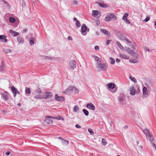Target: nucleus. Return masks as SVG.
<instances>
[{
    "label": "nucleus",
    "mask_w": 156,
    "mask_h": 156,
    "mask_svg": "<svg viewBox=\"0 0 156 156\" xmlns=\"http://www.w3.org/2000/svg\"><path fill=\"white\" fill-rule=\"evenodd\" d=\"M57 120H60V119H61L62 120H64V119L63 118H62L61 116H58L57 117Z\"/></svg>",
    "instance_id": "nucleus-47"
},
{
    "label": "nucleus",
    "mask_w": 156,
    "mask_h": 156,
    "mask_svg": "<svg viewBox=\"0 0 156 156\" xmlns=\"http://www.w3.org/2000/svg\"><path fill=\"white\" fill-rule=\"evenodd\" d=\"M92 57L94 58L95 60L97 63L99 61V62H101L100 61H99L100 58L97 56L93 55L92 56Z\"/></svg>",
    "instance_id": "nucleus-25"
},
{
    "label": "nucleus",
    "mask_w": 156,
    "mask_h": 156,
    "mask_svg": "<svg viewBox=\"0 0 156 156\" xmlns=\"http://www.w3.org/2000/svg\"><path fill=\"white\" fill-rule=\"evenodd\" d=\"M9 32L14 37L17 36L19 35L18 33L15 32L12 30H10Z\"/></svg>",
    "instance_id": "nucleus-18"
},
{
    "label": "nucleus",
    "mask_w": 156,
    "mask_h": 156,
    "mask_svg": "<svg viewBox=\"0 0 156 156\" xmlns=\"http://www.w3.org/2000/svg\"><path fill=\"white\" fill-rule=\"evenodd\" d=\"M11 89L12 93L13 94V96L14 97L16 96V93H19V91L14 86L11 87Z\"/></svg>",
    "instance_id": "nucleus-17"
},
{
    "label": "nucleus",
    "mask_w": 156,
    "mask_h": 156,
    "mask_svg": "<svg viewBox=\"0 0 156 156\" xmlns=\"http://www.w3.org/2000/svg\"><path fill=\"white\" fill-rule=\"evenodd\" d=\"M67 39L68 40H72L73 38L72 37L70 36H69L68 37Z\"/></svg>",
    "instance_id": "nucleus-56"
},
{
    "label": "nucleus",
    "mask_w": 156,
    "mask_h": 156,
    "mask_svg": "<svg viewBox=\"0 0 156 156\" xmlns=\"http://www.w3.org/2000/svg\"><path fill=\"white\" fill-rule=\"evenodd\" d=\"M25 92L26 94H29L31 93L30 89L29 87H26L25 89Z\"/></svg>",
    "instance_id": "nucleus-30"
},
{
    "label": "nucleus",
    "mask_w": 156,
    "mask_h": 156,
    "mask_svg": "<svg viewBox=\"0 0 156 156\" xmlns=\"http://www.w3.org/2000/svg\"><path fill=\"white\" fill-rule=\"evenodd\" d=\"M88 130L91 135H93L94 134V132L91 129L89 128L88 129Z\"/></svg>",
    "instance_id": "nucleus-40"
},
{
    "label": "nucleus",
    "mask_w": 156,
    "mask_h": 156,
    "mask_svg": "<svg viewBox=\"0 0 156 156\" xmlns=\"http://www.w3.org/2000/svg\"><path fill=\"white\" fill-rule=\"evenodd\" d=\"M95 23L97 25H98L100 24V22L99 20H97L95 21Z\"/></svg>",
    "instance_id": "nucleus-50"
},
{
    "label": "nucleus",
    "mask_w": 156,
    "mask_h": 156,
    "mask_svg": "<svg viewBox=\"0 0 156 156\" xmlns=\"http://www.w3.org/2000/svg\"><path fill=\"white\" fill-rule=\"evenodd\" d=\"M109 59L110 60V63L112 65H114L115 63V61L114 59L110 57L109 58Z\"/></svg>",
    "instance_id": "nucleus-29"
},
{
    "label": "nucleus",
    "mask_w": 156,
    "mask_h": 156,
    "mask_svg": "<svg viewBox=\"0 0 156 156\" xmlns=\"http://www.w3.org/2000/svg\"><path fill=\"white\" fill-rule=\"evenodd\" d=\"M128 15L129 14L127 13H126L124 15L123 17L122 18V19L127 23H130V22L127 19Z\"/></svg>",
    "instance_id": "nucleus-14"
},
{
    "label": "nucleus",
    "mask_w": 156,
    "mask_h": 156,
    "mask_svg": "<svg viewBox=\"0 0 156 156\" xmlns=\"http://www.w3.org/2000/svg\"><path fill=\"white\" fill-rule=\"evenodd\" d=\"M9 21L12 23H14L15 21V18L13 17H10L9 18Z\"/></svg>",
    "instance_id": "nucleus-34"
},
{
    "label": "nucleus",
    "mask_w": 156,
    "mask_h": 156,
    "mask_svg": "<svg viewBox=\"0 0 156 156\" xmlns=\"http://www.w3.org/2000/svg\"><path fill=\"white\" fill-rule=\"evenodd\" d=\"M130 94L132 95H134L135 94L136 90H135L133 86H131L129 89Z\"/></svg>",
    "instance_id": "nucleus-15"
},
{
    "label": "nucleus",
    "mask_w": 156,
    "mask_h": 156,
    "mask_svg": "<svg viewBox=\"0 0 156 156\" xmlns=\"http://www.w3.org/2000/svg\"><path fill=\"white\" fill-rule=\"evenodd\" d=\"M44 98L47 99L51 98L52 96V94L50 92H45L43 93Z\"/></svg>",
    "instance_id": "nucleus-10"
},
{
    "label": "nucleus",
    "mask_w": 156,
    "mask_h": 156,
    "mask_svg": "<svg viewBox=\"0 0 156 156\" xmlns=\"http://www.w3.org/2000/svg\"><path fill=\"white\" fill-rule=\"evenodd\" d=\"M54 117L51 116H50L48 115H47L45 116V118H51L54 119Z\"/></svg>",
    "instance_id": "nucleus-52"
},
{
    "label": "nucleus",
    "mask_w": 156,
    "mask_h": 156,
    "mask_svg": "<svg viewBox=\"0 0 156 156\" xmlns=\"http://www.w3.org/2000/svg\"><path fill=\"white\" fill-rule=\"evenodd\" d=\"M144 49L145 51H150L149 49L147 47H145L144 48Z\"/></svg>",
    "instance_id": "nucleus-53"
},
{
    "label": "nucleus",
    "mask_w": 156,
    "mask_h": 156,
    "mask_svg": "<svg viewBox=\"0 0 156 156\" xmlns=\"http://www.w3.org/2000/svg\"><path fill=\"white\" fill-rule=\"evenodd\" d=\"M65 141H66V143H67L68 144L69 143V141L68 140H65Z\"/></svg>",
    "instance_id": "nucleus-62"
},
{
    "label": "nucleus",
    "mask_w": 156,
    "mask_h": 156,
    "mask_svg": "<svg viewBox=\"0 0 156 156\" xmlns=\"http://www.w3.org/2000/svg\"><path fill=\"white\" fill-rule=\"evenodd\" d=\"M129 62L131 63H136L138 62V61L136 59H135V60H129Z\"/></svg>",
    "instance_id": "nucleus-35"
},
{
    "label": "nucleus",
    "mask_w": 156,
    "mask_h": 156,
    "mask_svg": "<svg viewBox=\"0 0 156 156\" xmlns=\"http://www.w3.org/2000/svg\"><path fill=\"white\" fill-rule=\"evenodd\" d=\"M98 13V12L97 10H93L92 11V14L94 15L97 16Z\"/></svg>",
    "instance_id": "nucleus-39"
},
{
    "label": "nucleus",
    "mask_w": 156,
    "mask_h": 156,
    "mask_svg": "<svg viewBox=\"0 0 156 156\" xmlns=\"http://www.w3.org/2000/svg\"><path fill=\"white\" fill-rule=\"evenodd\" d=\"M117 44L119 46V47L120 48L123 50L124 49L123 47L121 45V44L120 43L119 41L117 42Z\"/></svg>",
    "instance_id": "nucleus-28"
},
{
    "label": "nucleus",
    "mask_w": 156,
    "mask_h": 156,
    "mask_svg": "<svg viewBox=\"0 0 156 156\" xmlns=\"http://www.w3.org/2000/svg\"><path fill=\"white\" fill-rule=\"evenodd\" d=\"M34 97L35 99H41L44 98V95H42L41 94H38L37 95L34 96Z\"/></svg>",
    "instance_id": "nucleus-19"
},
{
    "label": "nucleus",
    "mask_w": 156,
    "mask_h": 156,
    "mask_svg": "<svg viewBox=\"0 0 156 156\" xmlns=\"http://www.w3.org/2000/svg\"><path fill=\"white\" fill-rule=\"evenodd\" d=\"M119 55L121 58L124 59H128L129 58V57L125 54H120Z\"/></svg>",
    "instance_id": "nucleus-24"
},
{
    "label": "nucleus",
    "mask_w": 156,
    "mask_h": 156,
    "mask_svg": "<svg viewBox=\"0 0 156 156\" xmlns=\"http://www.w3.org/2000/svg\"><path fill=\"white\" fill-rule=\"evenodd\" d=\"M112 19L114 20H116L117 19V18L113 14H110L107 15L105 18V20L106 21L108 22L111 20Z\"/></svg>",
    "instance_id": "nucleus-5"
},
{
    "label": "nucleus",
    "mask_w": 156,
    "mask_h": 156,
    "mask_svg": "<svg viewBox=\"0 0 156 156\" xmlns=\"http://www.w3.org/2000/svg\"><path fill=\"white\" fill-rule=\"evenodd\" d=\"M116 62L117 63H119L120 62V60L118 58H116Z\"/></svg>",
    "instance_id": "nucleus-55"
},
{
    "label": "nucleus",
    "mask_w": 156,
    "mask_h": 156,
    "mask_svg": "<svg viewBox=\"0 0 156 156\" xmlns=\"http://www.w3.org/2000/svg\"><path fill=\"white\" fill-rule=\"evenodd\" d=\"M73 3L74 4H77V2L76 1H73Z\"/></svg>",
    "instance_id": "nucleus-58"
},
{
    "label": "nucleus",
    "mask_w": 156,
    "mask_h": 156,
    "mask_svg": "<svg viewBox=\"0 0 156 156\" xmlns=\"http://www.w3.org/2000/svg\"><path fill=\"white\" fill-rule=\"evenodd\" d=\"M35 40V39L34 37H31L30 39V45L32 46L34 44V41Z\"/></svg>",
    "instance_id": "nucleus-23"
},
{
    "label": "nucleus",
    "mask_w": 156,
    "mask_h": 156,
    "mask_svg": "<svg viewBox=\"0 0 156 156\" xmlns=\"http://www.w3.org/2000/svg\"><path fill=\"white\" fill-rule=\"evenodd\" d=\"M154 25L156 26V21L154 22Z\"/></svg>",
    "instance_id": "nucleus-64"
},
{
    "label": "nucleus",
    "mask_w": 156,
    "mask_h": 156,
    "mask_svg": "<svg viewBox=\"0 0 156 156\" xmlns=\"http://www.w3.org/2000/svg\"><path fill=\"white\" fill-rule=\"evenodd\" d=\"M54 119L57 120V117H54Z\"/></svg>",
    "instance_id": "nucleus-63"
},
{
    "label": "nucleus",
    "mask_w": 156,
    "mask_h": 156,
    "mask_svg": "<svg viewBox=\"0 0 156 156\" xmlns=\"http://www.w3.org/2000/svg\"><path fill=\"white\" fill-rule=\"evenodd\" d=\"M102 144L104 145H106L107 144L106 140L104 138L102 139Z\"/></svg>",
    "instance_id": "nucleus-37"
},
{
    "label": "nucleus",
    "mask_w": 156,
    "mask_h": 156,
    "mask_svg": "<svg viewBox=\"0 0 156 156\" xmlns=\"http://www.w3.org/2000/svg\"><path fill=\"white\" fill-rule=\"evenodd\" d=\"M1 95L3 99L7 101L9 97V93L6 92H5L2 93Z\"/></svg>",
    "instance_id": "nucleus-11"
},
{
    "label": "nucleus",
    "mask_w": 156,
    "mask_h": 156,
    "mask_svg": "<svg viewBox=\"0 0 156 156\" xmlns=\"http://www.w3.org/2000/svg\"><path fill=\"white\" fill-rule=\"evenodd\" d=\"M128 128V126H124V128L125 129H127Z\"/></svg>",
    "instance_id": "nucleus-61"
},
{
    "label": "nucleus",
    "mask_w": 156,
    "mask_h": 156,
    "mask_svg": "<svg viewBox=\"0 0 156 156\" xmlns=\"http://www.w3.org/2000/svg\"><path fill=\"white\" fill-rule=\"evenodd\" d=\"M73 20H74L75 21H76V22H77V20H78L77 19L75 18V17H74V18H73Z\"/></svg>",
    "instance_id": "nucleus-60"
},
{
    "label": "nucleus",
    "mask_w": 156,
    "mask_h": 156,
    "mask_svg": "<svg viewBox=\"0 0 156 156\" xmlns=\"http://www.w3.org/2000/svg\"><path fill=\"white\" fill-rule=\"evenodd\" d=\"M95 50L96 51H98L99 49V48L98 46H96L94 48Z\"/></svg>",
    "instance_id": "nucleus-51"
},
{
    "label": "nucleus",
    "mask_w": 156,
    "mask_h": 156,
    "mask_svg": "<svg viewBox=\"0 0 156 156\" xmlns=\"http://www.w3.org/2000/svg\"><path fill=\"white\" fill-rule=\"evenodd\" d=\"M55 99L59 101H64V98L62 96H58L57 94H56Z\"/></svg>",
    "instance_id": "nucleus-16"
},
{
    "label": "nucleus",
    "mask_w": 156,
    "mask_h": 156,
    "mask_svg": "<svg viewBox=\"0 0 156 156\" xmlns=\"http://www.w3.org/2000/svg\"><path fill=\"white\" fill-rule=\"evenodd\" d=\"M75 127L77 128H80L81 127V126L78 124H76L75 126Z\"/></svg>",
    "instance_id": "nucleus-54"
},
{
    "label": "nucleus",
    "mask_w": 156,
    "mask_h": 156,
    "mask_svg": "<svg viewBox=\"0 0 156 156\" xmlns=\"http://www.w3.org/2000/svg\"><path fill=\"white\" fill-rule=\"evenodd\" d=\"M101 31L106 35H109L110 34V32L105 29H101Z\"/></svg>",
    "instance_id": "nucleus-22"
},
{
    "label": "nucleus",
    "mask_w": 156,
    "mask_h": 156,
    "mask_svg": "<svg viewBox=\"0 0 156 156\" xmlns=\"http://www.w3.org/2000/svg\"><path fill=\"white\" fill-rule=\"evenodd\" d=\"M44 121L46 122L48 124H52L53 123V121L51 119H45Z\"/></svg>",
    "instance_id": "nucleus-27"
},
{
    "label": "nucleus",
    "mask_w": 156,
    "mask_h": 156,
    "mask_svg": "<svg viewBox=\"0 0 156 156\" xmlns=\"http://www.w3.org/2000/svg\"><path fill=\"white\" fill-rule=\"evenodd\" d=\"M108 87L110 89H114V92H116L117 90V87L115 86V84L112 83H109L108 84Z\"/></svg>",
    "instance_id": "nucleus-9"
},
{
    "label": "nucleus",
    "mask_w": 156,
    "mask_h": 156,
    "mask_svg": "<svg viewBox=\"0 0 156 156\" xmlns=\"http://www.w3.org/2000/svg\"><path fill=\"white\" fill-rule=\"evenodd\" d=\"M4 68V64L3 63H2L1 65V66H0V71H2L3 70Z\"/></svg>",
    "instance_id": "nucleus-38"
},
{
    "label": "nucleus",
    "mask_w": 156,
    "mask_h": 156,
    "mask_svg": "<svg viewBox=\"0 0 156 156\" xmlns=\"http://www.w3.org/2000/svg\"><path fill=\"white\" fill-rule=\"evenodd\" d=\"M142 91V97L144 98L147 97L149 95V93L147 88L146 87H143Z\"/></svg>",
    "instance_id": "nucleus-8"
},
{
    "label": "nucleus",
    "mask_w": 156,
    "mask_h": 156,
    "mask_svg": "<svg viewBox=\"0 0 156 156\" xmlns=\"http://www.w3.org/2000/svg\"><path fill=\"white\" fill-rule=\"evenodd\" d=\"M118 99L119 102L120 104H121L123 105V104L122 102L124 101L126 99L125 96L124 94H120L119 96L118 97Z\"/></svg>",
    "instance_id": "nucleus-7"
},
{
    "label": "nucleus",
    "mask_w": 156,
    "mask_h": 156,
    "mask_svg": "<svg viewBox=\"0 0 156 156\" xmlns=\"http://www.w3.org/2000/svg\"><path fill=\"white\" fill-rule=\"evenodd\" d=\"M5 52L6 53H9L11 52V50L9 49H6L5 50Z\"/></svg>",
    "instance_id": "nucleus-45"
},
{
    "label": "nucleus",
    "mask_w": 156,
    "mask_h": 156,
    "mask_svg": "<svg viewBox=\"0 0 156 156\" xmlns=\"http://www.w3.org/2000/svg\"><path fill=\"white\" fill-rule=\"evenodd\" d=\"M150 18L148 16H147L146 19L143 21L145 22H147L150 20Z\"/></svg>",
    "instance_id": "nucleus-43"
},
{
    "label": "nucleus",
    "mask_w": 156,
    "mask_h": 156,
    "mask_svg": "<svg viewBox=\"0 0 156 156\" xmlns=\"http://www.w3.org/2000/svg\"><path fill=\"white\" fill-rule=\"evenodd\" d=\"M111 41H112V40H107L106 41V44L107 45H109Z\"/></svg>",
    "instance_id": "nucleus-48"
},
{
    "label": "nucleus",
    "mask_w": 156,
    "mask_h": 156,
    "mask_svg": "<svg viewBox=\"0 0 156 156\" xmlns=\"http://www.w3.org/2000/svg\"><path fill=\"white\" fill-rule=\"evenodd\" d=\"M79 108L77 106H75L73 108V111L76 112H78L79 111Z\"/></svg>",
    "instance_id": "nucleus-33"
},
{
    "label": "nucleus",
    "mask_w": 156,
    "mask_h": 156,
    "mask_svg": "<svg viewBox=\"0 0 156 156\" xmlns=\"http://www.w3.org/2000/svg\"><path fill=\"white\" fill-rule=\"evenodd\" d=\"M97 68L99 71H106L108 68L107 63H101L98 62L97 63Z\"/></svg>",
    "instance_id": "nucleus-1"
},
{
    "label": "nucleus",
    "mask_w": 156,
    "mask_h": 156,
    "mask_svg": "<svg viewBox=\"0 0 156 156\" xmlns=\"http://www.w3.org/2000/svg\"><path fill=\"white\" fill-rule=\"evenodd\" d=\"M126 39V37L123 36L122 37L120 38V39L123 41H125Z\"/></svg>",
    "instance_id": "nucleus-46"
},
{
    "label": "nucleus",
    "mask_w": 156,
    "mask_h": 156,
    "mask_svg": "<svg viewBox=\"0 0 156 156\" xmlns=\"http://www.w3.org/2000/svg\"><path fill=\"white\" fill-rule=\"evenodd\" d=\"M83 112L86 116H88L89 115V112L86 109H83Z\"/></svg>",
    "instance_id": "nucleus-32"
},
{
    "label": "nucleus",
    "mask_w": 156,
    "mask_h": 156,
    "mask_svg": "<svg viewBox=\"0 0 156 156\" xmlns=\"http://www.w3.org/2000/svg\"><path fill=\"white\" fill-rule=\"evenodd\" d=\"M79 90L76 87L73 86L69 87L66 90V94L67 93H70L73 92L75 93H78L79 92Z\"/></svg>",
    "instance_id": "nucleus-2"
},
{
    "label": "nucleus",
    "mask_w": 156,
    "mask_h": 156,
    "mask_svg": "<svg viewBox=\"0 0 156 156\" xmlns=\"http://www.w3.org/2000/svg\"><path fill=\"white\" fill-rule=\"evenodd\" d=\"M129 78L130 80L134 83H136L137 82L136 80L134 77L132 76H130Z\"/></svg>",
    "instance_id": "nucleus-31"
},
{
    "label": "nucleus",
    "mask_w": 156,
    "mask_h": 156,
    "mask_svg": "<svg viewBox=\"0 0 156 156\" xmlns=\"http://www.w3.org/2000/svg\"><path fill=\"white\" fill-rule=\"evenodd\" d=\"M76 62L74 60H71L69 62V68L72 70L74 69L76 67Z\"/></svg>",
    "instance_id": "nucleus-6"
},
{
    "label": "nucleus",
    "mask_w": 156,
    "mask_h": 156,
    "mask_svg": "<svg viewBox=\"0 0 156 156\" xmlns=\"http://www.w3.org/2000/svg\"><path fill=\"white\" fill-rule=\"evenodd\" d=\"M81 29L82 32L84 33L87 30V27L85 24H83L82 25Z\"/></svg>",
    "instance_id": "nucleus-21"
},
{
    "label": "nucleus",
    "mask_w": 156,
    "mask_h": 156,
    "mask_svg": "<svg viewBox=\"0 0 156 156\" xmlns=\"http://www.w3.org/2000/svg\"><path fill=\"white\" fill-rule=\"evenodd\" d=\"M126 50L127 52L135 58H137L138 55L134 51L132 50L129 48H126Z\"/></svg>",
    "instance_id": "nucleus-4"
},
{
    "label": "nucleus",
    "mask_w": 156,
    "mask_h": 156,
    "mask_svg": "<svg viewBox=\"0 0 156 156\" xmlns=\"http://www.w3.org/2000/svg\"><path fill=\"white\" fill-rule=\"evenodd\" d=\"M153 147H154V148H155V150H156V145H155L154 144H153Z\"/></svg>",
    "instance_id": "nucleus-59"
},
{
    "label": "nucleus",
    "mask_w": 156,
    "mask_h": 156,
    "mask_svg": "<svg viewBox=\"0 0 156 156\" xmlns=\"http://www.w3.org/2000/svg\"><path fill=\"white\" fill-rule=\"evenodd\" d=\"M6 36L5 35H0V41L2 42L6 43L7 42V40L6 38Z\"/></svg>",
    "instance_id": "nucleus-13"
},
{
    "label": "nucleus",
    "mask_w": 156,
    "mask_h": 156,
    "mask_svg": "<svg viewBox=\"0 0 156 156\" xmlns=\"http://www.w3.org/2000/svg\"><path fill=\"white\" fill-rule=\"evenodd\" d=\"M10 154V152H9V151H7L6 153H5V154L7 156H8Z\"/></svg>",
    "instance_id": "nucleus-57"
},
{
    "label": "nucleus",
    "mask_w": 156,
    "mask_h": 156,
    "mask_svg": "<svg viewBox=\"0 0 156 156\" xmlns=\"http://www.w3.org/2000/svg\"><path fill=\"white\" fill-rule=\"evenodd\" d=\"M126 41V42H127L128 43H131L132 42L131 40L128 39L127 38H126V40H125V41Z\"/></svg>",
    "instance_id": "nucleus-49"
},
{
    "label": "nucleus",
    "mask_w": 156,
    "mask_h": 156,
    "mask_svg": "<svg viewBox=\"0 0 156 156\" xmlns=\"http://www.w3.org/2000/svg\"><path fill=\"white\" fill-rule=\"evenodd\" d=\"M36 92L38 93H41L42 92V91L41 89L40 88H38L36 90Z\"/></svg>",
    "instance_id": "nucleus-44"
},
{
    "label": "nucleus",
    "mask_w": 156,
    "mask_h": 156,
    "mask_svg": "<svg viewBox=\"0 0 156 156\" xmlns=\"http://www.w3.org/2000/svg\"><path fill=\"white\" fill-rule=\"evenodd\" d=\"M144 133L145 134L147 138H148L151 142H152L154 140V139L151 137L152 135L150 134L149 130L147 129H145L143 130Z\"/></svg>",
    "instance_id": "nucleus-3"
},
{
    "label": "nucleus",
    "mask_w": 156,
    "mask_h": 156,
    "mask_svg": "<svg viewBox=\"0 0 156 156\" xmlns=\"http://www.w3.org/2000/svg\"><path fill=\"white\" fill-rule=\"evenodd\" d=\"M17 40L19 43H23V39L21 37H17Z\"/></svg>",
    "instance_id": "nucleus-26"
},
{
    "label": "nucleus",
    "mask_w": 156,
    "mask_h": 156,
    "mask_svg": "<svg viewBox=\"0 0 156 156\" xmlns=\"http://www.w3.org/2000/svg\"><path fill=\"white\" fill-rule=\"evenodd\" d=\"M86 107L88 109L92 110H94L95 109L94 105L92 103H89L87 104Z\"/></svg>",
    "instance_id": "nucleus-12"
},
{
    "label": "nucleus",
    "mask_w": 156,
    "mask_h": 156,
    "mask_svg": "<svg viewBox=\"0 0 156 156\" xmlns=\"http://www.w3.org/2000/svg\"><path fill=\"white\" fill-rule=\"evenodd\" d=\"M100 6L101 8H107L108 7L107 4L104 2H101L98 3Z\"/></svg>",
    "instance_id": "nucleus-20"
},
{
    "label": "nucleus",
    "mask_w": 156,
    "mask_h": 156,
    "mask_svg": "<svg viewBox=\"0 0 156 156\" xmlns=\"http://www.w3.org/2000/svg\"><path fill=\"white\" fill-rule=\"evenodd\" d=\"M76 26L77 27H80V24L78 20H77V22H76Z\"/></svg>",
    "instance_id": "nucleus-41"
},
{
    "label": "nucleus",
    "mask_w": 156,
    "mask_h": 156,
    "mask_svg": "<svg viewBox=\"0 0 156 156\" xmlns=\"http://www.w3.org/2000/svg\"><path fill=\"white\" fill-rule=\"evenodd\" d=\"M0 1L1 2H2L6 6H9V5L8 4V2L6 1L5 0H0Z\"/></svg>",
    "instance_id": "nucleus-36"
},
{
    "label": "nucleus",
    "mask_w": 156,
    "mask_h": 156,
    "mask_svg": "<svg viewBox=\"0 0 156 156\" xmlns=\"http://www.w3.org/2000/svg\"><path fill=\"white\" fill-rule=\"evenodd\" d=\"M130 47L132 48H133L134 50L135 49V45H129V44H127Z\"/></svg>",
    "instance_id": "nucleus-42"
}]
</instances>
